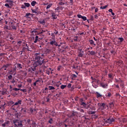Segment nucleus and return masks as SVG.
<instances>
[{
    "mask_svg": "<svg viewBox=\"0 0 127 127\" xmlns=\"http://www.w3.org/2000/svg\"><path fill=\"white\" fill-rule=\"evenodd\" d=\"M47 61L44 60L41 56H40V53H38L35 54V63L34 65L36 67L37 66H41L42 64H45L47 63Z\"/></svg>",
    "mask_w": 127,
    "mask_h": 127,
    "instance_id": "f257e3e1",
    "label": "nucleus"
},
{
    "mask_svg": "<svg viewBox=\"0 0 127 127\" xmlns=\"http://www.w3.org/2000/svg\"><path fill=\"white\" fill-rule=\"evenodd\" d=\"M13 123L14 124V127H22V121H19L18 120H15L13 121Z\"/></svg>",
    "mask_w": 127,
    "mask_h": 127,
    "instance_id": "f03ea898",
    "label": "nucleus"
},
{
    "mask_svg": "<svg viewBox=\"0 0 127 127\" xmlns=\"http://www.w3.org/2000/svg\"><path fill=\"white\" fill-rule=\"evenodd\" d=\"M52 35H53V40H50V42H49L48 44L52 45V46H55L56 47H57V46H58V43L57 42H56V41H55V35H54V34Z\"/></svg>",
    "mask_w": 127,
    "mask_h": 127,
    "instance_id": "7ed1b4c3",
    "label": "nucleus"
},
{
    "mask_svg": "<svg viewBox=\"0 0 127 127\" xmlns=\"http://www.w3.org/2000/svg\"><path fill=\"white\" fill-rule=\"evenodd\" d=\"M97 106L101 111H104V110L107 109V107H108L107 104L104 103H98Z\"/></svg>",
    "mask_w": 127,
    "mask_h": 127,
    "instance_id": "20e7f679",
    "label": "nucleus"
},
{
    "mask_svg": "<svg viewBox=\"0 0 127 127\" xmlns=\"http://www.w3.org/2000/svg\"><path fill=\"white\" fill-rule=\"evenodd\" d=\"M22 104V100L20 99H18L17 101L12 106L11 109L13 110L14 111H15V108H13L14 106H20Z\"/></svg>",
    "mask_w": 127,
    "mask_h": 127,
    "instance_id": "39448f33",
    "label": "nucleus"
},
{
    "mask_svg": "<svg viewBox=\"0 0 127 127\" xmlns=\"http://www.w3.org/2000/svg\"><path fill=\"white\" fill-rule=\"evenodd\" d=\"M31 11L33 13H37V14L40 13V9H39V7L37 6H35V9H31Z\"/></svg>",
    "mask_w": 127,
    "mask_h": 127,
    "instance_id": "423d86ee",
    "label": "nucleus"
},
{
    "mask_svg": "<svg viewBox=\"0 0 127 127\" xmlns=\"http://www.w3.org/2000/svg\"><path fill=\"white\" fill-rule=\"evenodd\" d=\"M99 84L100 87H102L103 89H107V88H108V83H105L104 82H100Z\"/></svg>",
    "mask_w": 127,
    "mask_h": 127,
    "instance_id": "0eeeda50",
    "label": "nucleus"
},
{
    "mask_svg": "<svg viewBox=\"0 0 127 127\" xmlns=\"http://www.w3.org/2000/svg\"><path fill=\"white\" fill-rule=\"evenodd\" d=\"M34 43H37V42L40 41L42 39V38L39 37L38 36H36L35 38H33Z\"/></svg>",
    "mask_w": 127,
    "mask_h": 127,
    "instance_id": "6e6552de",
    "label": "nucleus"
},
{
    "mask_svg": "<svg viewBox=\"0 0 127 127\" xmlns=\"http://www.w3.org/2000/svg\"><path fill=\"white\" fill-rule=\"evenodd\" d=\"M11 24L12 25L10 26V27H11L12 29L13 30H16L17 29V26H19V23H18L16 24V26L14 25L13 22H11Z\"/></svg>",
    "mask_w": 127,
    "mask_h": 127,
    "instance_id": "1a4fd4ad",
    "label": "nucleus"
},
{
    "mask_svg": "<svg viewBox=\"0 0 127 127\" xmlns=\"http://www.w3.org/2000/svg\"><path fill=\"white\" fill-rule=\"evenodd\" d=\"M77 115L78 113L73 111L69 114V118H72L73 120H74V117H76V116H77Z\"/></svg>",
    "mask_w": 127,
    "mask_h": 127,
    "instance_id": "9d476101",
    "label": "nucleus"
},
{
    "mask_svg": "<svg viewBox=\"0 0 127 127\" xmlns=\"http://www.w3.org/2000/svg\"><path fill=\"white\" fill-rule=\"evenodd\" d=\"M26 50H27V51H30V50H29V47L27 45V44H26L25 47H23L22 48L21 52L22 53V52H25V51H26Z\"/></svg>",
    "mask_w": 127,
    "mask_h": 127,
    "instance_id": "9b49d317",
    "label": "nucleus"
},
{
    "mask_svg": "<svg viewBox=\"0 0 127 127\" xmlns=\"http://www.w3.org/2000/svg\"><path fill=\"white\" fill-rule=\"evenodd\" d=\"M113 122H115V119L114 118H109L106 121L107 124H112Z\"/></svg>",
    "mask_w": 127,
    "mask_h": 127,
    "instance_id": "f8f14e48",
    "label": "nucleus"
},
{
    "mask_svg": "<svg viewBox=\"0 0 127 127\" xmlns=\"http://www.w3.org/2000/svg\"><path fill=\"white\" fill-rule=\"evenodd\" d=\"M77 17H78V18H82L83 21H86V20H87V17L85 16H82V15L81 14H78Z\"/></svg>",
    "mask_w": 127,
    "mask_h": 127,
    "instance_id": "ddd939ff",
    "label": "nucleus"
},
{
    "mask_svg": "<svg viewBox=\"0 0 127 127\" xmlns=\"http://www.w3.org/2000/svg\"><path fill=\"white\" fill-rule=\"evenodd\" d=\"M78 57H83L84 56V51H82V50H79V52L78 55Z\"/></svg>",
    "mask_w": 127,
    "mask_h": 127,
    "instance_id": "4468645a",
    "label": "nucleus"
},
{
    "mask_svg": "<svg viewBox=\"0 0 127 127\" xmlns=\"http://www.w3.org/2000/svg\"><path fill=\"white\" fill-rule=\"evenodd\" d=\"M16 71V66H15L11 69V70L9 71V74L10 75H12L14 72Z\"/></svg>",
    "mask_w": 127,
    "mask_h": 127,
    "instance_id": "2eb2a0df",
    "label": "nucleus"
},
{
    "mask_svg": "<svg viewBox=\"0 0 127 127\" xmlns=\"http://www.w3.org/2000/svg\"><path fill=\"white\" fill-rule=\"evenodd\" d=\"M52 17L53 19H57V14L54 12H52Z\"/></svg>",
    "mask_w": 127,
    "mask_h": 127,
    "instance_id": "dca6fc26",
    "label": "nucleus"
},
{
    "mask_svg": "<svg viewBox=\"0 0 127 127\" xmlns=\"http://www.w3.org/2000/svg\"><path fill=\"white\" fill-rule=\"evenodd\" d=\"M29 111L32 115H35V114H36V110L35 109L30 108Z\"/></svg>",
    "mask_w": 127,
    "mask_h": 127,
    "instance_id": "f3484780",
    "label": "nucleus"
},
{
    "mask_svg": "<svg viewBox=\"0 0 127 127\" xmlns=\"http://www.w3.org/2000/svg\"><path fill=\"white\" fill-rule=\"evenodd\" d=\"M8 66H9V64H3V65L1 67V69H3V70H4V71H5L6 69H7V68L8 67Z\"/></svg>",
    "mask_w": 127,
    "mask_h": 127,
    "instance_id": "a211bd4d",
    "label": "nucleus"
},
{
    "mask_svg": "<svg viewBox=\"0 0 127 127\" xmlns=\"http://www.w3.org/2000/svg\"><path fill=\"white\" fill-rule=\"evenodd\" d=\"M5 2H8L9 5L12 6L13 4V0H6Z\"/></svg>",
    "mask_w": 127,
    "mask_h": 127,
    "instance_id": "6ab92c4d",
    "label": "nucleus"
},
{
    "mask_svg": "<svg viewBox=\"0 0 127 127\" xmlns=\"http://www.w3.org/2000/svg\"><path fill=\"white\" fill-rule=\"evenodd\" d=\"M52 71H53V69H52L51 68H48V69L46 70V74H47L48 75H50V72H52Z\"/></svg>",
    "mask_w": 127,
    "mask_h": 127,
    "instance_id": "aec40b11",
    "label": "nucleus"
},
{
    "mask_svg": "<svg viewBox=\"0 0 127 127\" xmlns=\"http://www.w3.org/2000/svg\"><path fill=\"white\" fill-rule=\"evenodd\" d=\"M43 83V79H42V78H39L37 79V80L36 81V83L38 84L39 83Z\"/></svg>",
    "mask_w": 127,
    "mask_h": 127,
    "instance_id": "412c9836",
    "label": "nucleus"
},
{
    "mask_svg": "<svg viewBox=\"0 0 127 127\" xmlns=\"http://www.w3.org/2000/svg\"><path fill=\"white\" fill-rule=\"evenodd\" d=\"M95 95H96V97L97 98V99L99 98H102V97H103L102 94H100L98 92H95Z\"/></svg>",
    "mask_w": 127,
    "mask_h": 127,
    "instance_id": "4be33fe9",
    "label": "nucleus"
},
{
    "mask_svg": "<svg viewBox=\"0 0 127 127\" xmlns=\"http://www.w3.org/2000/svg\"><path fill=\"white\" fill-rule=\"evenodd\" d=\"M42 93H43V94H45L46 95V94H47V93H48V88L46 87L45 88V89H43Z\"/></svg>",
    "mask_w": 127,
    "mask_h": 127,
    "instance_id": "5701e85b",
    "label": "nucleus"
},
{
    "mask_svg": "<svg viewBox=\"0 0 127 127\" xmlns=\"http://www.w3.org/2000/svg\"><path fill=\"white\" fill-rule=\"evenodd\" d=\"M39 32L36 34V36H38L39 37H41L42 39H43V37H44V35H43L42 34H39Z\"/></svg>",
    "mask_w": 127,
    "mask_h": 127,
    "instance_id": "b1692460",
    "label": "nucleus"
},
{
    "mask_svg": "<svg viewBox=\"0 0 127 127\" xmlns=\"http://www.w3.org/2000/svg\"><path fill=\"white\" fill-rule=\"evenodd\" d=\"M89 43L90 45H94V46H96V44H95V42L93 40H89Z\"/></svg>",
    "mask_w": 127,
    "mask_h": 127,
    "instance_id": "393cba45",
    "label": "nucleus"
},
{
    "mask_svg": "<svg viewBox=\"0 0 127 127\" xmlns=\"http://www.w3.org/2000/svg\"><path fill=\"white\" fill-rule=\"evenodd\" d=\"M37 4V3L36 2V1L35 0H33L31 2V4L32 5V6H35V4Z\"/></svg>",
    "mask_w": 127,
    "mask_h": 127,
    "instance_id": "a878e982",
    "label": "nucleus"
},
{
    "mask_svg": "<svg viewBox=\"0 0 127 127\" xmlns=\"http://www.w3.org/2000/svg\"><path fill=\"white\" fill-rule=\"evenodd\" d=\"M21 113L22 114H26V109L25 108H22L21 110Z\"/></svg>",
    "mask_w": 127,
    "mask_h": 127,
    "instance_id": "bb28decb",
    "label": "nucleus"
},
{
    "mask_svg": "<svg viewBox=\"0 0 127 127\" xmlns=\"http://www.w3.org/2000/svg\"><path fill=\"white\" fill-rule=\"evenodd\" d=\"M17 67L18 68V69H22V64H17Z\"/></svg>",
    "mask_w": 127,
    "mask_h": 127,
    "instance_id": "cd10ccee",
    "label": "nucleus"
},
{
    "mask_svg": "<svg viewBox=\"0 0 127 127\" xmlns=\"http://www.w3.org/2000/svg\"><path fill=\"white\" fill-rule=\"evenodd\" d=\"M88 52L89 53L88 55H95V54H96V53H95V52H94L93 51H89Z\"/></svg>",
    "mask_w": 127,
    "mask_h": 127,
    "instance_id": "c85d7f7f",
    "label": "nucleus"
},
{
    "mask_svg": "<svg viewBox=\"0 0 127 127\" xmlns=\"http://www.w3.org/2000/svg\"><path fill=\"white\" fill-rule=\"evenodd\" d=\"M76 78H77V75H76V74H72V75H71L72 80H75V79H76Z\"/></svg>",
    "mask_w": 127,
    "mask_h": 127,
    "instance_id": "c756f323",
    "label": "nucleus"
},
{
    "mask_svg": "<svg viewBox=\"0 0 127 127\" xmlns=\"http://www.w3.org/2000/svg\"><path fill=\"white\" fill-rule=\"evenodd\" d=\"M121 84H120V87H122V88H125V83H124V82L123 80H121Z\"/></svg>",
    "mask_w": 127,
    "mask_h": 127,
    "instance_id": "7c9ffc66",
    "label": "nucleus"
},
{
    "mask_svg": "<svg viewBox=\"0 0 127 127\" xmlns=\"http://www.w3.org/2000/svg\"><path fill=\"white\" fill-rule=\"evenodd\" d=\"M24 4L26 7H29V6H30V4L29 3L24 2Z\"/></svg>",
    "mask_w": 127,
    "mask_h": 127,
    "instance_id": "2f4dec72",
    "label": "nucleus"
},
{
    "mask_svg": "<svg viewBox=\"0 0 127 127\" xmlns=\"http://www.w3.org/2000/svg\"><path fill=\"white\" fill-rule=\"evenodd\" d=\"M77 111H79V112H80V113H84V110L82 109V108H77Z\"/></svg>",
    "mask_w": 127,
    "mask_h": 127,
    "instance_id": "473e14b6",
    "label": "nucleus"
},
{
    "mask_svg": "<svg viewBox=\"0 0 127 127\" xmlns=\"http://www.w3.org/2000/svg\"><path fill=\"white\" fill-rule=\"evenodd\" d=\"M80 105L81 106H83L84 108H86V106L87 105V104H86V103L83 102H81V103H80Z\"/></svg>",
    "mask_w": 127,
    "mask_h": 127,
    "instance_id": "72a5a7b5",
    "label": "nucleus"
},
{
    "mask_svg": "<svg viewBox=\"0 0 127 127\" xmlns=\"http://www.w3.org/2000/svg\"><path fill=\"white\" fill-rule=\"evenodd\" d=\"M67 2H63V1H60L59 3L60 5H64V4H66Z\"/></svg>",
    "mask_w": 127,
    "mask_h": 127,
    "instance_id": "f704fd0d",
    "label": "nucleus"
},
{
    "mask_svg": "<svg viewBox=\"0 0 127 127\" xmlns=\"http://www.w3.org/2000/svg\"><path fill=\"white\" fill-rule=\"evenodd\" d=\"M8 105L9 106H11L13 105H13H14V102L12 101H10L8 102Z\"/></svg>",
    "mask_w": 127,
    "mask_h": 127,
    "instance_id": "c9c22d12",
    "label": "nucleus"
},
{
    "mask_svg": "<svg viewBox=\"0 0 127 127\" xmlns=\"http://www.w3.org/2000/svg\"><path fill=\"white\" fill-rule=\"evenodd\" d=\"M35 67L36 66L34 65V67H31V69H32V71H33V72H36V68Z\"/></svg>",
    "mask_w": 127,
    "mask_h": 127,
    "instance_id": "e433bc0d",
    "label": "nucleus"
},
{
    "mask_svg": "<svg viewBox=\"0 0 127 127\" xmlns=\"http://www.w3.org/2000/svg\"><path fill=\"white\" fill-rule=\"evenodd\" d=\"M39 23L41 24H43L44 25V24L46 23L45 20H41L39 21Z\"/></svg>",
    "mask_w": 127,
    "mask_h": 127,
    "instance_id": "4c0bfd02",
    "label": "nucleus"
},
{
    "mask_svg": "<svg viewBox=\"0 0 127 127\" xmlns=\"http://www.w3.org/2000/svg\"><path fill=\"white\" fill-rule=\"evenodd\" d=\"M28 71L29 72V73H32V74L34 73V72H33L32 68H31H31H29L28 69Z\"/></svg>",
    "mask_w": 127,
    "mask_h": 127,
    "instance_id": "58836bf2",
    "label": "nucleus"
},
{
    "mask_svg": "<svg viewBox=\"0 0 127 127\" xmlns=\"http://www.w3.org/2000/svg\"><path fill=\"white\" fill-rule=\"evenodd\" d=\"M48 123L49 124H53V119L52 118H50L49 120Z\"/></svg>",
    "mask_w": 127,
    "mask_h": 127,
    "instance_id": "ea45409f",
    "label": "nucleus"
},
{
    "mask_svg": "<svg viewBox=\"0 0 127 127\" xmlns=\"http://www.w3.org/2000/svg\"><path fill=\"white\" fill-rule=\"evenodd\" d=\"M22 41H23V40H22V41H17V44H18V45H19V46H20V45H21V44L22 43Z\"/></svg>",
    "mask_w": 127,
    "mask_h": 127,
    "instance_id": "a19ab883",
    "label": "nucleus"
},
{
    "mask_svg": "<svg viewBox=\"0 0 127 127\" xmlns=\"http://www.w3.org/2000/svg\"><path fill=\"white\" fill-rule=\"evenodd\" d=\"M66 87H67V85L63 84L61 86V89H62V90H64V89Z\"/></svg>",
    "mask_w": 127,
    "mask_h": 127,
    "instance_id": "79ce46f5",
    "label": "nucleus"
},
{
    "mask_svg": "<svg viewBox=\"0 0 127 127\" xmlns=\"http://www.w3.org/2000/svg\"><path fill=\"white\" fill-rule=\"evenodd\" d=\"M51 6H52V3H50L49 5L47 6L46 9H49V8H50Z\"/></svg>",
    "mask_w": 127,
    "mask_h": 127,
    "instance_id": "37998d69",
    "label": "nucleus"
},
{
    "mask_svg": "<svg viewBox=\"0 0 127 127\" xmlns=\"http://www.w3.org/2000/svg\"><path fill=\"white\" fill-rule=\"evenodd\" d=\"M49 90H55V87H54L53 86H49Z\"/></svg>",
    "mask_w": 127,
    "mask_h": 127,
    "instance_id": "c03bdc74",
    "label": "nucleus"
},
{
    "mask_svg": "<svg viewBox=\"0 0 127 127\" xmlns=\"http://www.w3.org/2000/svg\"><path fill=\"white\" fill-rule=\"evenodd\" d=\"M108 77L110 79H114V77L113 76V74L109 73L108 74Z\"/></svg>",
    "mask_w": 127,
    "mask_h": 127,
    "instance_id": "a18cd8bd",
    "label": "nucleus"
},
{
    "mask_svg": "<svg viewBox=\"0 0 127 127\" xmlns=\"http://www.w3.org/2000/svg\"><path fill=\"white\" fill-rule=\"evenodd\" d=\"M107 7H108V5H105L103 6H101L100 8H101V9H105L107 8Z\"/></svg>",
    "mask_w": 127,
    "mask_h": 127,
    "instance_id": "49530a36",
    "label": "nucleus"
},
{
    "mask_svg": "<svg viewBox=\"0 0 127 127\" xmlns=\"http://www.w3.org/2000/svg\"><path fill=\"white\" fill-rule=\"evenodd\" d=\"M32 127H36V124H35V122H32V124H31Z\"/></svg>",
    "mask_w": 127,
    "mask_h": 127,
    "instance_id": "de8ad7c7",
    "label": "nucleus"
},
{
    "mask_svg": "<svg viewBox=\"0 0 127 127\" xmlns=\"http://www.w3.org/2000/svg\"><path fill=\"white\" fill-rule=\"evenodd\" d=\"M84 109H86V110H91V108L90 107V105L85 106V107H84Z\"/></svg>",
    "mask_w": 127,
    "mask_h": 127,
    "instance_id": "09e8293b",
    "label": "nucleus"
},
{
    "mask_svg": "<svg viewBox=\"0 0 127 127\" xmlns=\"http://www.w3.org/2000/svg\"><path fill=\"white\" fill-rule=\"evenodd\" d=\"M109 107L111 108V109H112V108L114 107V103L112 102L109 103Z\"/></svg>",
    "mask_w": 127,
    "mask_h": 127,
    "instance_id": "8fccbe9b",
    "label": "nucleus"
},
{
    "mask_svg": "<svg viewBox=\"0 0 127 127\" xmlns=\"http://www.w3.org/2000/svg\"><path fill=\"white\" fill-rule=\"evenodd\" d=\"M111 96H112V93H111V92H109L108 93L106 94V97H108L109 98H110Z\"/></svg>",
    "mask_w": 127,
    "mask_h": 127,
    "instance_id": "3c124183",
    "label": "nucleus"
},
{
    "mask_svg": "<svg viewBox=\"0 0 127 127\" xmlns=\"http://www.w3.org/2000/svg\"><path fill=\"white\" fill-rule=\"evenodd\" d=\"M20 91H21V92H23V93H26L27 92V90L25 89H22L20 88Z\"/></svg>",
    "mask_w": 127,
    "mask_h": 127,
    "instance_id": "603ef678",
    "label": "nucleus"
},
{
    "mask_svg": "<svg viewBox=\"0 0 127 127\" xmlns=\"http://www.w3.org/2000/svg\"><path fill=\"white\" fill-rule=\"evenodd\" d=\"M90 115H95L96 114V111H89Z\"/></svg>",
    "mask_w": 127,
    "mask_h": 127,
    "instance_id": "864d4df0",
    "label": "nucleus"
},
{
    "mask_svg": "<svg viewBox=\"0 0 127 127\" xmlns=\"http://www.w3.org/2000/svg\"><path fill=\"white\" fill-rule=\"evenodd\" d=\"M31 122H32H32H33V121H31V120H30V119H28L27 120V122L28 123V124H29V125H31Z\"/></svg>",
    "mask_w": 127,
    "mask_h": 127,
    "instance_id": "5fc2aeb1",
    "label": "nucleus"
},
{
    "mask_svg": "<svg viewBox=\"0 0 127 127\" xmlns=\"http://www.w3.org/2000/svg\"><path fill=\"white\" fill-rule=\"evenodd\" d=\"M46 100L47 103H49V102H50V98H49V96L46 97Z\"/></svg>",
    "mask_w": 127,
    "mask_h": 127,
    "instance_id": "6e6d98bb",
    "label": "nucleus"
},
{
    "mask_svg": "<svg viewBox=\"0 0 127 127\" xmlns=\"http://www.w3.org/2000/svg\"><path fill=\"white\" fill-rule=\"evenodd\" d=\"M119 40H120V42L124 41V38L123 37H120L118 38Z\"/></svg>",
    "mask_w": 127,
    "mask_h": 127,
    "instance_id": "4d7b16f0",
    "label": "nucleus"
},
{
    "mask_svg": "<svg viewBox=\"0 0 127 127\" xmlns=\"http://www.w3.org/2000/svg\"><path fill=\"white\" fill-rule=\"evenodd\" d=\"M4 5L6 6L7 8H11V7L9 6L8 3H5Z\"/></svg>",
    "mask_w": 127,
    "mask_h": 127,
    "instance_id": "13d9d810",
    "label": "nucleus"
},
{
    "mask_svg": "<svg viewBox=\"0 0 127 127\" xmlns=\"http://www.w3.org/2000/svg\"><path fill=\"white\" fill-rule=\"evenodd\" d=\"M32 14L30 13H26V15H25V16L26 17H28V16H29V15H32Z\"/></svg>",
    "mask_w": 127,
    "mask_h": 127,
    "instance_id": "bf43d9fd",
    "label": "nucleus"
},
{
    "mask_svg": "<svg viewBox=\"0 0 127 127\" xmlns=\"http://www.w3.org/2000/svg\"><path fill=\"white\" fill-rule=\"evenodd\" d=\"M27 82H28V83H31V82H32V80H31L30 78H28L27 79Z\"/></svg>",
    "mask_w": 127,
    "mask_h": 127,
    "instance_id": "052dcab7",
    "label": "nucleus"
},
{
    "mask_svg": "<svg viewBox=\"0 0 127 127\" xmlns=\"http://www.w3.org/2000/svg\"><path fill=\"white\" fill-rule=\"evenodd\" d=\"M74 41H78V36H75L73 38Z\"/></svg>",
    "mask_w": 127,
    "mask_h": 127,
    "instance_id": "680f3d73",
    "label": "nucleus"
},
{
    "mask_svg": "<svg viewBox=\"0 0 127 127\" xmlns=\"http://www.w3.org/2000/svg\"><path fill=\"white\" fill-rule=\"evenodd\" d=\"M13 90V91H20V88H14Z\"/></svg>",
    "mask_w": 127,
    "mask_h": 127,
    "instance_id": "e2e57ef3",
    "label": "nucleus"
},
{
    "mask_svg": "<svg viewBox=\"0 0 127 127\" xmlns=\"http://www.w3.org/2000/svg\"><path fill=\"white\" fill-rule=\"evenodd\" d=\"M8 80H11V79H12V75H9L8 76Z\"/></svg>",
    "mask_w": 127,
    "mask_h": 127,
    "instance_id": "0e129e2a",
    "label": "nucleus"
},
{
    "mask_svg": "<svg viewBox=\"0 0 127 127\" xmlns=\"http://www.w3.org/2000/svg\"><path fill=\"white\" fill-rule=\"evenodd\" d=\"M21 8L25 9V8H26V7L25 6V5L22 4V5H21Z\"/></svg>",
    "mask_w": 127,
    "mask_h": 127,
    "instance_id": "69168bd1",
    "label": "nucleus"
},
{
    "mask_svg": "<svg viewBox=\"0 0 127 127\" xmlns=\"http://www.w3.org/2000/svg\"><path fill=\"white\" fill-rule=\"evenodd\" d=\"M5 106V103L4 104V105H2L0 107V109H4V106Z\"/></svg>",
    "mask_w": 127,
    "mask_h": 127,
    "instance_id": "338daca9",
    "label": "nucleus"
},
{
    "mask_svg": "<svg viewBox=\"0 0 127 127\" xmlns=\"http://www.w3.org/2000/svg\"><path fill=\"white\" fill-rule=\"evenodd\" d=\"M31 32H32V33H33V32H34L35 33H36V34L39 33L38 31H36V30H34L32 31Z\"/></svg>",
    "mask_w": 127,
    "mask_h": 127,
    "instance_id": "774afa93",
    "label": "nucleus"
}]
</instances>
